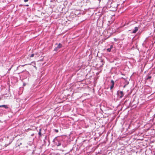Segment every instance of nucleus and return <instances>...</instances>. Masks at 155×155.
<instances>
[{"instance_id":"nucleus-17","label":"nucleus","mask_w":155,"mask_h":155,"mask_svg":"<svg viewBox=\"0 0 155 155\" xmlns=\"http://www.w3.org/2000/svg\"><path fill=\"white\" fill-rule=\"evenodd\" d=\"M27 65L26 64H25V65H22V67H23L24 66H25V65Z\"/></svg>"},{"instance_id":"nucleus-1","label":"nucleus","mask_w":155,"mask_h":155,"mask_svg":"<svg viewBox=\"0 0 155 155\" xmlns=\"http://www.w3.org/2000/svg\"><path fill=\"white\" fill-rule=\"evenodd\" d=\"M64 139L62 137H55L53 140V141L54 144L57 146H59L64 144Z\"/></svg>"},{"instance_id":"nucleus-22","label":"nucleus","mask_w":155,"mask_h":155,"mask_svg":"<svg viewBox=\"0 0 155 155\" xmlns=\"http://www.w3.org/2000/svg\"><path fill=\"white\" fill-rule=\"evenodd\" d=\"M26 6H28V5H26Z\"/></svg>"},{"instance_id":"nucleus-21","label":"nucleus","mask_w":155,"mask_h":155,"mask_svg":"<svg viewBox=\"0 0 155 155\" xmlns=\"http://www.w3.org/2000/svg\"><path fill=\"white\" fill-rule=\"evenodd\" d=\"M101 62H103V60H102V61H101Z\"/></svg>"},{"instance_id":"nucleus-14","label":"nucleus","mask_w":155,"mask_h":155,"mask_svg":"<svg viewBox=\"0 0 155 155\" xmlns=\"http://www.w3.org/2000/svg\"><path fill=\"white\" fill-rule=\"evenodd\" d=\"M28 0H24V1L25 2H26L28 1Z\"/></svg>"},{"instance_id":"nucleus-10","label":"nucleus","mask_w":155,"mask_h":155,"mask_svg":"<svg viewBox=\"0 0 155 155\" xmlns=\"http://www.w3.org/2000/svg\"><path fill=\"white\" fill-rule=\"evenodd\" d=\"M111 48H108L107 49V51L108 52H110L111 51Z\"/></svg>"},{"instance_id":"nucleus-4","label":"nucleus","mask_w":155,"mask_h":155,"mask_svg":"<svg viewBox=\"0 0 155 155\" xmlns=\"http://www.w3.org/2000/svg\"><path fill=\"white\" fill-rule=\"evenodd\" d=\"M152 75H151V73L149 74V73L146 76L145 80L146 81H150V80L152 78Z\"/></svg>"},{"instance_id":"nucleus-8","label":"nucleus","mask_w":155,"mask_h":155,"mask_svg":"<svg viewBox=\"0 0 155 155\" xmlns=\"http://www.w3.org/2000/svg\"><path fill=\"white\" fill-rule=\"evenodd\" d=\"M3 107L5 109H8V106L7 105H0V107Z\"/></svg>"},{"instance_id":"nucleus-7","label":"nucleus","mask_w":155,"mask_h":155,"mask_svg":"<svg viewBox=\"0 0 155 155\" xmlns=\"http://www.w3.org/2000/svg\"><path fill=\"white\" fill-rule=\"evenodd\" d=\"M138 30V27H136L132 31V33H135Z\"/></svg>"},{"instance_id":"nucleus-2","label":"nucleus","mask_w":155,"mask_h":155,"mask_svg":"<svg viewBox=\"0 0 155 155\" xmlns=\"http://www.w3.org/2000/svg\"><path fill=\"white\" fill-rule=\"evenodd\" d=\"M117 94L119 98H121L124 95V94L123 91L119 90L117 91Z\"/></svg>"},{"instance_id":"nucleus-19","label":"nucleus","mask_w":155,"mask_h":155,"mask_svg":"<svg viewBox=\"0 0 155 155\" xmlns=\"http://www.w3.org/2000/svg\"><path fill=\"white\" fill-rule=\"evenodd\" d=\"M115 40V41H116V38H114Z\"/></svg>"},{"instance_id":"nucleus-16","label":"nucleus","mask_w":155,"mask_h":155,"mask_svg":"<svg viewBox=\"0 0 155 155\" xmlns=\"http://www.w3.org/2000/svg\"><path fill=\"white\" fill-rule=\"evenodd\" d=\"M126 86V85H125L124 86V87H123L124 88H125V87Z\"/></svg>"},{"instance_id":"nucleus-6","label":"nucleus","mask_w":155,"mask_h":155,"mask_svg":"<svg viewBox=\"0 0 155 155\" xmlns=\"http://www.w3.org/2000/svg\"><path fill=\"white\" fill-rule=\"evenodd\" d=\"M111 83V86L110 87V89H112L114 87V81L113 80H111L110 81Z\"/></svg>"},{"instance_id":"nucleus-20","label":"nucleus","mask_w":155,"mask_h":155,"mask_svg":"<svg viewBox=\"0 0 155 155\" xmlns=\"http://www.w3.org/2000/svg\"><path fill=\"white\" fill-rule=\"evenodd\" d=\"M115 40V41H116V38H114Z\"/></svg>"},{"instance_id":"nucleus-13","label":"nucleus","mask_w":155,"mask_h":155,"mask_svg":"<svg viewBox=\"0 0 155 155\" xmlns=\"http://www.w3.org/2000/svg\"><path fill=\"white\" fill-rule=\"evenodd\" d=\"M113 47V46L112 45H111L110 48H111V49Z\"/></svg>"},{"instance_id":"nucleus-18","label":"nucleus","mask_w":155,"mask_h":155,"mask_svg":"<svg viewBox=\"0 0 155 155\" xmlns=\"http://www.w3.org/2000/svg\"><path fill=\"white\" fill-rule=\"evenodd\" d=\"M115 40V41H116V38H114Z\"/></svg>"},{"instance_id":"nucleus-9","label":"nucleus","mask_w":155,"mask_h":155,"mask_svg":"<svg viewBox=\"0 0 155 155\" xmlns=\"http://www.w3.org/2000/svg\"><path fill=\"white\" fill-rule=\"evenodd\" d=\"M41 129H39V132H38V134L39 135V137H41Z\"/></svg>"},{"instance_id":"nucleus-3","label":"nucleus","mask_w":155,"mask_h":155,"mask_svg":"<svg viewBox=\"0 0 155 155\" xmlns=\"http://www.w3.org/2000/svg\"><path fill=\"white\" fill-rule=\"evenodd\" d=\"M22 75L25 78H26L28 77L30 75L29 72L27 71L26 70L23 71L22 72Z\"/></svg>"},{"instance_id":"nucleus-12","label":"nucleus","mask_w":155,"mask_h":155,"mask_svg":"<svg viewBox=\"0 0 155 155\" xmlns=\"http://www.w3.org/2000/svg\"><path fill=\"white\" fill-rule=\"evenodd\" d=\"M54 131L56 132V133H58V130L57 129H54Z\"/></svg>"},{"instance_id":"nucleus-11","label":"nucleus","mask_w":155,"mask_h":155,"mask_svg":"<svg viewBox=\"0 0 155 155\" xmlns=\"http://www.w3.org/2000/svg\"><path fill=\"white\" fill-rule=\"evenodd\" d=\"M34 54H31V56H30V57H34Z\"/></svg>"},{"instance_id":"nucleus-15","label":"nucleus","mask_w":155,"mask_h":155,"mask_svg":"<svg viewBox=\"0 0 155 155\" xmlns=\"http://www.w3.org/2000/svg\"><path fill=\"white\" fill-rule=\"evenodd\" d=\"M25 85H26V84L25 83H24L23 84V86H25Z\"/></svg>"},{"instance_id":"nucleus-5","label":"nucleus","mask_w":155,"mask_h":155,"mask_svg":"<svg viewBox=\"0 0 155 155\" xmlns=\"http://www.w3.org/2000/svg\"><path fill=\"white\" fill-rule=\"evenodd\" d=\"M62 44L60 43L54 49V51H57L59 50L60 48H62Z\"/></svg>"}]
</instances>
